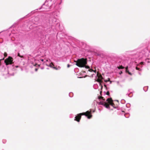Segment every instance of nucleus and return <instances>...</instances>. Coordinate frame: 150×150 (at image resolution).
<instances>
[{"label":"nucleus","instance_id":"nucleus-2","mask_svg":"<svg viewBox=\"0 0 150 150\" xmlns=\"http://www.w3.org/2000/svg\"><path fill=\"white\" fill-rule=\"evenodd\" d=\"M76 62V65L79 67H84L87 64V59L82 58L78 59L77 61H75Z\"/></svg>","mask_w":150,"mask_h":150},{"label":"nucleus","instance_id":"nucleus-22","mask_svg":"<svg viewBox=\"0 0 150 150\" xmlns=\"http://www.w3.org/2000/svg\"><path fill=\"white\" fill-rule=\"evenodd\" d=\"M38 68H36V69H35V71H38Z\"/></svg>","mask_w":150,"mask_h":150},{"label":"nucleus","instance_id":"nucleus-7","mask_svg":"<svg viewBox=\"0 0 150 150\" xmlns=\"http://www.w3.org/2000/svg\"><path fill=\"white\" fill-rule=\"evenodd\" d=\"M128 67H126V68H125V69H126V72H127V73H128V74L129 75H132V74L129 71V70H128Z\"/></svg>","mask_w":150,"mask_h":150},{"label":"nucleus","instance_id":"nucleus-3","mask_svg":"<svg viewBox=\"0 0 150 150\" xmlns=\"http://www.w3.org/2000/svg\"><path fill=\"white\" fill-rule=\"evenodd\" d=\"M106 101H108V104H109L110 105H111L114 108H117L118 105L119 101L118 100H116L117 103L116 104H115L114 103H113V100L111 98H108L106 100Z\"/></svg>","mask_w":150,"mask_h":150},{"label":"nucleus","instance_id":"nucleus-13","mask_svg":"<svg viewBox=\"0 0 150 150\" xmlns=\"http://www.w3.org/2000/svg\"><path fill=\"white\" fill-rule=\"evenodd\" d=\"M104 103H105V102H100V104L103 105H104Z\"/></svg>","mask_w":150,"mask_h":150},{"label":"nucleus","instance_id":"nucleus-31","mask_svg":"<svg viewBox=\"0 0 150 150\" xmlns=\"http://www.w3.org/2000/svg\"><path fill=\"white\" fill-rule=\"evenodd\" d=\"M58 68H60V67H58Z\"/></svg>","mask_w":150,"mask_h":150},{"label":"nucleus","instance_id":"nucleus-14","mask_svg":"<svg viewBox=\"0 0 150 150\" xmlns=\"http://www.w3.org/2000/svg\"><path fill=\"white\" fill-rule=\"evenodd\" d=\"M110 81V79H109V78H108V80H104V81H105V82H108V81Z\"/></svg>","mask_w":150,"mask_h":150},{"label":"nucleus","instance_id":"nucleus-16","mask_svg":"<svg viewBox=\"0 0 150 150\" xmlns=\"http://www.w3.org/2000/svg\"><path fill=\"white\" fill-rule=\"evenodd\" d=\"M4 56L6 57L7 55V54L6 52H5L4 54Z\"/></svg>","mask_w":150,"mask_h":150},{"label":"nucleus","instance_id":"nucleus-12","mask_svg":"<svg viewBox=\"0 0 150 150\" xmlns=\"http://www.w3.org/2000/svg\"><path fill=\"white\" fill-rule=\"evenodd\" d=\"M18 56L19 57H20L21 58H23V56H21V55H20V53H18Z\"/></svg>","mask_w":150,"mask_h":150},{"label":"nucleus","instance_id":"nucleus-20","mask_svg":"<svg viewBox=\"0 0 150 150\" xmlns=\"http://www.w3.org/2000/svg\"><path fill=\"white\" fill-rule=\"evenodd\" d=\"M143 64H144V62H140V64H142V65Z\"/></svg>","mask_w":150,"mask_h":150},{"label":"nucleus","instance_id":"nucleus-27","mask_svg":"<svg viewBox=\"0 0 150 150\" xmlns=\"http://www.w3.org/2000/svg\"><path fill=\"white\" fill-rule=\"evenodd\" d=\"M93 71H94V72H96V70H93Z\"/></svg>","mask_w":150,"mask_h":150},{"label":"nucleus","instance_id":"nucleus-17","mask_svg":"<svg viewBox=\"0 0 150 150\" xmlns=\"http://www.w3.org/2000/svg\"><path fill=\"white\" fill-rule=\"evenodd\" d=\"M88 71H90V72H92V71H93V69H89L88 70Z\"/></svg>","mask_w":150,"mask_h":150},{"label":"nucleus","instance_id":"nucleus-6","mask_svg":"<svg viewBox=\"0 0 150 150\" xmlns=\"http://www.w3.org/2000/svg\"><path fill=\"white\" fill-rule=\"evenodd\" d=\"M109 104H108L107 103L105 102L104 106H105L106 108L109 109L110 108Z\"/></svg>","mask_w":150,"mask_h":150},{"label":"nucleus","instance_id":"nucleus-10","mask_svg":"<svg viewBox=\"0 0 150 150\" xmlns=\"http://www.w3.org/2000/svg\"><path fill=\"white\" fill-rule=\"evenodd\" d=\"M101 80H102L101 79H97V81L98 82H99V83H101V82H102V81Z\"/></svg>","mask_w":150,"mask_h":150},{"label":"nucleus","instance_id":"nucleus-19","mask_svg":"<svg viewBox=\"0 0 150 150\" xmlns=\"http://www.w3.org/2000/svg\"><path fill=\"white\" fill-rule=\"evenodd\" d=\"M84 67H85L86 68H89V67L88 66H84Z\"/></svg>","mask_w":150,"mask_h":150},{"label":"nucleus","instance_id":"nucleus-9","mask_svg":"<svg viewBox=\"0 0 150 150\" xmlns=\"http://www.w3.org/2000/svg\"><path fill=\"white\" fill-rule=\"evenodd\" d=\"M118 69H123L124 68V67H123L122 66H120L119 67H117Z\"/></svg>","mask_w":150,"mask_h":150},{"label":"nucleus","instance_id":"nucleus-28","mask_svg":"<svg viewBox=\"0 0 150 150\" xmlns=\"http://www.w3.org/2000/svg\"><path fill=\"white\" fill-rule=\"evenodd\" d=\"M38 66L39 67H40V65L39 64L38 65Z\"/></svg>","mask_w":150,"mask_h":150},{"label":"nucleus","instance_id":"nucleus-30","mask_svg":"<svg viewBox=\"0 0 150 150\" xmlns=\"http://www.w3.org/2000/svg\"><path fill=\"white\" fill-rule=\"evenodd\" d=\"M103 88V86L101 85V88Z\"/></svg>","mask_w":150,"mask_h":150},{"label":"nucleus","instance_id":"nucleus-18","mask_svg":"<svg viewBox=\"0 0 150 150\" xmlns=\"http://www.w3.org/2000/svg\"><path fill=\"white\" fill-rule=\"evenodd\" d=\"M136 69L137 70H139V71H140L141 70V69L139 68H138L137 67H136Z\"/></svg>","mask_w":150,"mask_h":150},{"label":"nucleus","instance_id":"nucleus-29","mask_svg":"<svg viewBox=\"0 0 150 150\" xmlns=\"http://www.w3.org/2000/svg\"><path fill=\"white\" fill-rule=\"evenodd\" d=\"M122 73V71H121V72H120V74H121V73Z\"/></svg>","mask_w":150,"mask_h":150},{"label":"nucleus","instance_id":"nucleus-4","mask_svg":"<svg viewBox=\"0 0 150 150\" xmlns=\"http://www.w3.org/2000/svg\"><path fill=\"white\" fill-rule=\"evenodd\" d=\"M13 59L12 57L9 56L7 59H5L4 62L6 65L9 64H11L13 63Z\"/></svg>","mask_w":150,"mask_h":150},{"label":"nucleus","instance_id":"nucleus-1","mask_svg":"<svg viewBox=\"0 0 150 150\" xmlns=\"http://www.w3.org/2000/svg\"><path fill=\"white\" fill-rule=\"evenodd\" d=\"M82 115H85L87 116L88 119H90L92 117L91 115V110L90 111H87L86 112L80 113L78 114L75 117L74 120L78 122H79L81 118V116Z\"/></svg>","mask_w":150,"mask_h":150},{"label":"nucleus","instance_id":"nucleus-23","mask_svg":"<svg viewBox=\"0 0 150 150\" xmlns=\"http://www.w3.org/2000/svg\"><path fill=\"white\" fill-rule=\"evenodd\" d=\"M37 65V64H34V66H36V65Z\"/></svg>","mask_w":150,"mask_h":150},{"label":"nucleus","instance_id":"nucleus-21","mask_svg":"<svg viewBox=\"0 0 150 150\" xmlns=\"http://www.w3.org/2000/svg\"><path fill=\"white\" fill-rule=\"evenodd\" d=\"M70 65H69V64H68L67 65V67L69 68L70 67Z\"/></svg>","mask_w":150,"mask_h":150},{"label":"nucleus","instance_id":"nucleus-24","mask_svg":"<svg viewBox=\"0 0 150 150\" xmlns=\"http://www.w3.org/2000/svg\"><path fill=\"white\" fill-rule=\"evenodd\" d=\"M41 60L42 62H43L44 61V60L43 59H41Z\"/></svg>","mask_w":150,"mask_h":150},{"label":"nucleus","instance_id":"nucleus-15","mask_svg":"<svg viewBox=\"0 0 150 150\" xmlns=\"http://www.w3.org/2000/svg\"><path fill=\"white\" fill-rule=\"evenodd\" d=\"M106 94L107 95H108L109 96H110V93L109 91H108L107 92V93H106Z\"/></svg>","mask_w":150,"mask_h":150},{"label":"nucleus","instance_id":"nucleus-5","mask_svg":"<svg viewBox=\"0 0 150 150\" xmlns=\"http://www.w3.org/2000/svg\"><path fill=\"white\" fill-rule=\"evenodd\" d=\"M50 67L56 70H58V68L56 67H54V65L53 62H51L49 66Z\"/></svg>","mask_w":150,"mask_h":150},{"label":"nucleus","instance_id":"nucleus-11","mask_svg":"<svg viewBox=\"0 0 150 150\" xmlns=\"http://www.w3.org/2000/svg\"><path fill=\"white\" fill-rule=\"evenodd\" d=\"M98 99H103V100H105V99L102 96L98 97Z\"/></svg>","mask_w":150,"mask_h":150},{"label":"nucleus","instance_id":"nucleus-25","mask_svg":"<svg viewBox=\"0 0 150 150\" xmlns=\"http://www.w3.org/2000/svg\"><path fill=\"white\" fill-rule=\"evenodd\" d=\"M104 86H105V87L106 88V87H107L105 85H104Z\"/></svg>","mask_w":150,"mask_h":150},{"label":"nucleus","instance_id":"nucleus-8","mask_svg":"<svg viewBox=\"0 0 150 150\" xmlns=\"http://www.w3.org/2000/svg\"><path fill=\"white\" fill-rule=\"evenodd\" d=\"M97 75L98 76V79H103V77L100 74L99 75H98V74H97Z\"/></svg>","mask_w":150,"mask_h":150},{"label":"nucleus","instance_id":"nucleus-32","mask_svg":"<svg viewBox=\"0 0 150 150\" xmlns=\"http://www.w3.org/2000/svg\"><path fill=\"white\" fill-rule=\"evenodd\" d=\"M47 61H48V60H46Z\"/></svg>","mask_w":150,"mask_h":150},{"label":"nucleus","instance_id":"nucleus-26","mask_svg":"<svg viewBox=\"0 0 150 150\" xmlns=\"http://www.w3.org/2000/svg\"><path fill=\"white\" fill-rule=\"evenodd\" d=\"M102 93V91H100V95H101Z\"/></svg>","mask_w":150,"mask_h":150}]
</instances>
